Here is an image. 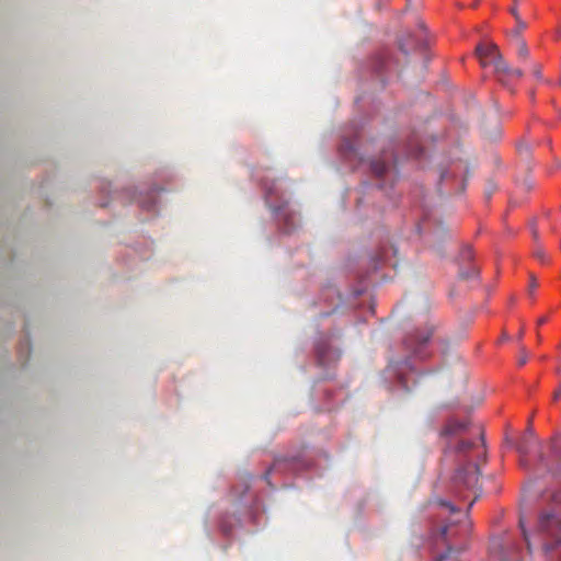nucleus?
Here are the masks:
<instances>
[{
    "label": "nucleus",
    "instance_id": "obj_32",
    "mask_svg": "<svg viewBox=\"0 0 561 561\" xmlns=\"http://www.w3.org/2000/svg\"><path fill=\"white\" fill-rule=\"evenodd\" d=\"M559 165L561 167V163Z\"/></svg>",
    "mask_w": 561,
    "mask_h": 561
},
{
    "label": "nucleus",
    "instance_id": "obj_28",
    "mask_svg": "<svg viewBox=\"0 0 561 561\" xmlns=\"http://www.w3.org/2000/svg\"><path fill=\"white\" fill-rule=\"evenodd\" d=\"M442 534H443V536H446V535H447V527H443V529H442Z\"/></svg>",
    "mask_w": 561,
    "mask_h": 561
},
{
    "label": "nucleus",
    "instance_id": "obj_22",
    "mask_svg": "<svg viewBox=\"0 0 561 561\" xmlns=\"http://www.w3.org/2000/svg\"><path fill=\"white\" fill-rule=\"evenodd\" d=\"M530 229H531V233H533V238H534L535 242H538L539 233H538L536 226L533 224Z\"/></svg>",
    "mask_w": 561,
    "mask_h": 561
},
{
    "label": "nucleus",
    "instance_id": "obj_30",
    "mask_svg": "<svg viewBox=\"0 0 561 561\" xmlns=\"http://www.w3.org/2000/svg\"><path fill=\"white\" fill-rule=\"evenodd\" d=\"M517 336H519V339H520L523 336V332L517 333Z\"/></svg>",
    "mask_w": 561,
    "mask_h": 561
},
{
    "label": "nucleus",
    "instance_id": "obj_20",
    "mask_svg": "<svg viewBox=\"0 0 561 561\" xmlns=\"http://www.w3.org/2000/svg\"><path fill=\"white\" fill-rule=\"evenodd\" d=\"M524 72L518 68H511L508 78H522Z\"/></svg>",
    "mask_w": 561,
    "mask_h": 561
},
{
    "label": "nucleus",
    "instance_id": "obj_8",
    "mask_svg": "<svg viewBox=\"0 0 561 561\" xmlns=\"http://www.w3.org/2000/svg\"><path fill=\"white\" fill-rule=\"evenodd\" d=\"M356 145H357L356 139H350V138L345 137L343 140V144L341 146V150H342L343 154L348 156L351 153H356V150H357Z\"/></svg>",
    "mask_w": 561,
    "mask_h": 561
},
{
    "label": "nucleus",
    "instance_id": "obj_19",
    "mask_svg": "<svg viewBox=\"0 0 561 561\" xmlns=\"http://www.w3.org/2000/svg\"><path fill=\"white\" fill-rule=\"evenodd\" d=\"M533 75L535 76V78L537 80H542L543 79L540 65H534V67H533Z\"/></svg>",
    "mask_w": 561,
    "mask_h": 561
},
{
    "label": "nucleus",
    "instance_id": "obj_7",
    "mask_svg": "<svg viewBox=\"0 0 561 561\" xmlns=\"http://www.w3.org/2000/svg\"><path fill=\"white\" fill-rule=\"evenodd\" d=\"M493 65L497 75L508 78L512 67L503 59V56L496 58Z\"/></svg>",
    "mask_w": 561,
    "mask_h": 561
},
{
    "label": "nucleus",
    "instance_id": "obj_4",
    "mask_svg": "<svg viewBox=\"0 0 561 561\" xmlns=\"http://www.w3.org/2000/svg\"><path fill=\"white\" fill-rule=\"evenodd\" d=\"M476 51L481 58L482 66L486 65L485 59L490 58V61L493 64L496 58L502 56L499 46L494 43L480 44L477 46Z\"/></svg>",
    "mask_w": 561,
    "mask_h": 561
},
{
    "label": "nucleus",
    "instance_id": "obj_23",
    "mask_svg": "<svg viewBox=\"0 0 561 561\" xmlns=\"http://www.w3.org/2000/svg\"><path fill=\"white\" fill-rule=\"evenodd\" d=\"M520 527H522V529H523V535H524V538H525V540H526V542H527V547H528V549H530L529 541H528V536H527V533H526V530L524 529V526H523V524H522V523H520Z\"/></svg>",
    "mask_w": 561,
    "mask_h": 561
},
{
    "label": "nucleus",
    "instance_id": "obj_3",
    "mask_svg": "<svg viewBox=\"0 0 561 561\" xmlns=\"http://www.w3.org/2000/svg\"><path fill=\"white\" fill-rule=\"evenodd\" d=\"M480 476V469L477 462H468L460 467L454 476V484L457 489L463 486L467 490H474Z\"/></svg>",
    "mask_w": 561,
    "mask_h": 561
},
{
    "label": "nucleus",
    "instance_id": "obj_12",
    "mask_svg": "<svg viewBox=\"0 0 561 561\" xmlns=\"http://www.w3.org/2000/svg\"><path fill=\"white\" fill-rule=\"evenodd\" d=\"M473 446H474V443H472L470 440H461L457 445V451L458 453H466L467 450L473 448Z\"/></svg>",
    "mask_w": 561,
    "mask_h": 561
},
{
    "label": "nucleus",
    "instance_id": "obj_15",
    "mask_svg": "<svg viewBox=\"0 0 561 561\" xmlns=\"http://www.w3.org/2000/svg\"><path fill=\"white\" fill-rule=\"evenodd\" d=\"M511 13L513 14V16L515 18L516 22L518 23V25L520 26V28H526V23L520 19L519 14H518V11L516 10V8H512L511 9Z\"/></svg>",
    "mask_w": 561,
    "mask_h": 561
},
{
    "label": "nucleus",
    "instance_id": "obj_5",
    "mask_svg": "<svg viewBox=\"0 0 561 561\" xmlns=\"http://www.w3.org/2000/svg\"><path fill=\"white\" fill-rule=\"evenodd\" d=\"M469 423L467 421L450 420L444 430L445 435H456L465 432L468 428Z\"/></svg>",
    "mask_w": 561,
    "mask_h": 561
},
{
    "label": "nucleus",
    "instance_id": "obj_13",
    "mask_svg": "<svg viewBox=\"0 0 561 561\" xmlns=\"http://www.w3.org/2000/svg\"><path fill=\"white\" fill-rule=\"evenodd\" d=\"M534 256L537 260H539L540 262H545L546 261V252H545V249L540 244H537V247L535 248Z\"/></svg>",
    "mask_w": 561,
    "mask_h": 561
},
{
    "label": "nucleus",
    "instance_id": "obj_17",
    "mask_svg": "<svg viewBox=\"0 0 561 561\" xmlns=\"http://www.w3.org/2000/svg\"><path fill=\"white\" fill-rule=\"evenodd\" d=\"M525 28H520V26L518 25V23L516 22V27L514 30L511 31V36L515 39V41H518V37H522L520 34L522 32L524 31Z\"/></svg>",
    "mask_w": 561,
    "mask_h": 561
},
{
    "label": "nucleus",
    "instance_id": "obj_9",
    "mask_svg": "<svg viewBox=\"0 0 561 561\" xmlns=\"http://www.w3.org/2000/svg\"><path fill=\"white\" fill-rule=\"evenodd\" d=\"M516 45L518 57L522 59H527L529 56V50L526 42L522 37H518V41H516Z\"/></svg>",
    "mask_w": 561,
    "mask_h": 561
},
{
    "label": "nucleus",
    "instance_id": "obj_26",
    "mask_svg": "<svg viewBox=\"0 0 561 561\" xmlns=\"http://www.w3.org/2000/svg\"><path fill=\"white\" fill-rule=\"evenodd\" d=\"M480 496V494H477L474 499L470 502L469 508L473 505V503L477 501V499Z\"/></svg>",
    "mask_w": 561,
    "mask_h": 561
},
{
    "label": "nucleus",
    "instance_id": "obj_14",
    "mask_svg": "<svg viewBox=\"0 0 561 561\" xmlns=\"http://www.w3.org/2000/svg\"><path fill=\"white\" fill-rule=\"evenodd\" d=\"M317 353H318V356H319V360L324 364L327 360H329V357L327 355V352H325V348L322 344H319L317 346Z\"/></svg>",
    "mask_w": 561,
    "mask_h": 561
},
{
    "label": "nucleus",
    "instance_id": "obj_16",
    "mask_svg": "<svg viewBox=\"0 0 561 561\" xmlns=\"http://www.w3.org/2000/svg\"><path fill=\"white\" fill-rule=\"evenodd\" d=\"M473 254H472V250L470 247H466L462 252H461V259L463 261H470L472 259Z\"/></svg>",
    "mask_w": 561,
    "mask_h": 561
},
{
    "label": "nucleus",
    "instance_id": "obj_21",
    "mask_svg": "<svg viewBox=\"0 0 561 561\" xmlns=\"http://www.w3.org/2000/svg\"><path fill=\"white\" fill-rule=\"evenodd\" d=\"M438 504L442 505V506L448 507L451 513L457 511L456 507L453 504H450L449 502L438 501Z\"/></svg>",
    "mask_w": 561,
    "mask_h": 561
},
{
    "label": "nucleus",
    "instance_id": "obj_18",
    "mask_svg": "<svg viewBox=\"0 0 561 561\" xmlns=\"http://www.w3.org/2000/svg\"><path fill=\"white\" fill-rule=\"evenodd\" d=\"M528 360V353L526 352V350L523 347L520 350V355H519V358H518V365L519 366H524Z\"/></svg>",
    "mask_w": 561,
    "mask_h": 561
},
{
    "label": "nucleus",
    "instance_id": "obj_2",
    "mask_svg": "<svg viewBox=\"0 0 561 561\" xmlns=\"http://www.w3.org/2000/svg\"><path fill=\"white\" fill-rule=\"evenodd\" d=\"M435 327L433 324L427 325L424 331H414L408 333L404 339V346L407 350L411 351L415 356L423 357L424 348L427 345L431 337L434 335Z\"/></svg>",
    "mask_w": 561,
    "mask_h": 561
},
{
    "label": "nucleus",
    "instance_id": "obj_25",
    "mask_svg": "<svg viewBox=\"0 0 561 561\" xmlns=\"http://www.w3.org/2000/svg\"><path fill=\"white\" fill-rule=\"evenodd\" d=\"M518 451H519L522 455H526V454H527L526 448H525V447H523V446H519V447H518Z\"/></svg>",
    "mask_w": 561,
    "mask_h": 561
},
{
    "label": "nucleus",
    "instance_id": "obj_24",
    "mask_svg": "<svg viewBox=\"0 0 561 561\" xmlns=\"http://www.w3.org/2000/svg\"><path fill=\"white\" fill-rule=\"evenodd\" d=\"M536 287H537V282H536V279L531 278L530 284H529V290L533 291Z\"/></svg>",
    "mask_w": 561,
    "mask_h": 561
},
{
    "label": "nucleus",
    "instance_id": "obj_6",
    "mask_svg": "<svg viewBox=\"0 0 561 561\" xmlns=\"http://www.w3.org/2000/svg\"><path fill=\"white\" fill-rule=\"evenodd\" d=\"M370 169L376 176L381 178L390 170V165L386 159H374L370 161Z\"/></svg>",
    "mask_w": 561,
    "mask_h": 561
},
{
    "label": "nucleus",
    "instance_id": "obj_11",
    "mask_svg": "<svg viewBox=\"0 0 561 561\" xmlns=\"http://www.w3.org/2000/svg\"><path fill=\"white\" fill-rule=\"evenodd\" d=\"M517 150H518L520 156L528 157L530 154V152H531V147H530V145L527 141L520 140L518 142Z\"/></svg>",
    "mask_w": 561,
    "mask_h": 561
},
{
    "label": "nucleus",
    "instance_id": "obj_29",
    "mask_svg": "<svg viewBox=\"0 0 561 561\" xmlns=\"http://www.w3.org/2000/svg\"><path fill=\"white\" fill-rule=\"evenodd\" d=\"M560 396H561V391H558V392L554 394V399H558Z\"/></svg>",
    "mask_w": 561,
    "mask_h": 561
},
{
    "label": "nucleus",
    "instance_id": "obj_10",
    "mask_svg": "<svg viewBox=\"0 0 561 561\" xmlns=\"http://www.w3.org/2000/svg\"><path fill=\"white\" fill-rule=\"evenodd\" d=\"M479 275V268L474 265L468 267V270H460L459 277L461 279L474 278Z\"/></svg>",
    "mask_w": 561,
    "mask_h": 561
},
{
    "label": "nucleus",
    "instance_id": "obj_27",
    "mask_svg": "<svg viewBox=\"0 0 561 561\" xmlns=\"http://www.w3.org/2000/svg\"><path fill=\"white\" fill-rule=\"evenodd\" d=\"M546 321H547V318H545V317H543V318H540V319L538 320V324H539V325H540V324H543Z\"/></svg>",
    "mask_w": 561,
    "mask_h": 561
},
{
    "label": "nucleus",
    "instance_id": "obj_1",
    "mask_svg": "<svg viewBox=\"0 0 561 561\" xmlns=\"http://www.w3.org/2000/svg\"><path fill=\"white\" fill-rule=\"evenodd\" d=\"M538 530L549 537L556 539L554 545H545L547 552L551 551L554 546H561V519L552 513H543L539 517Z\"/></svg>",
    "mask_w": 561,
    "mask_h": 561
},
{
    "label": "nucleus",
    "instance_id": "obj_31",
    "mask_svg": "<svg viewBox=\"0 0 561 561\" xmlns=\"http://www.w3.org/2000/svg\"><path fill=\"white\" fill-rule=\"evenodd\" d=\"M517 336H519V339H520L523 336V332L517 333Z\"/></svg>",
    "mask_w": 561,
    "mask_h": 561
}]
</instances>
